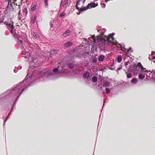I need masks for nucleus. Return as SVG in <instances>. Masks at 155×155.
<instances>
[{"mask_svg": "<svg viewBox=\"0 0 155 155\" xmlns=\"http://www.w3.org/2000/svg\"><path fill=\"white\" fill-rule=\"evenodd\" d=\"M114 34L113 33L109 34L108 36H103V37H98L97 38V42L99 44L104 43L106 41L113 44L114 43V38L113 37Z\"/></svg>", "mask_w": 155, "mask_h": 155, "instance_id": "f257e3e1", "label": "nucleus"}, {"mask_svg": "<svg viewBox=\"0 0 155 155\" xmlns=\"http://www.w3.org/2000/svg\"><path fill=\"white\" fill-rule=\"evenodd\" d=\"M4 24H6L7 26V28L10 31L11 33L15 37H16L17 35V34L14 31V28L13 26V22L12 21L10 20L8 21H5L4 23Z\"/></svg>", "mask_w": 155, "mask_h": 155, "instance_id": "f03ea898", "label": "nucleus"}, {"mask_svg": "<svg viewBox=\"0 0 155 155\" xmlns=\"http://www.w3.org/2000/svg\"><path fill=\"white\" fill-rule=\"evenodd\" d=\"M98 5V3H95L94 2H92L88 4L87 5L81 9V12H84L86 10L92 8H95Z\"/></svg>", "mask_w": 155, "mask_h": 155, "instance_id": "7ed1b4c3", "label": "nucleus"}, {"mask_svg": "<svg viewBox=\"0 0 155 155\" xmlns=\"http://www.w3.org/2000/svg\"><path fill=\"white\" fill-rule=\"evenodd\" d=\"M86 0H78L77 2V4L76 5V9L81 12V9L82 8L83 6V5L85 2Z\"/></svg>", "mask_w": 155, "mask_h": 155, "instance_id": "20e7f679", "label": "nucleus"}, {"mask_svg": "<svg viewBox=\"0 0 155 155\" xmlns=\"http://www.w3.org/2000/svg\"><path fill=\"white\" fill-rule=\"evenodd\" d=\"M137 67H139V68L141 69V71L143 73H147L149 71L147 70L146 68L143 67L140 62L137 63V65L135 67V68H136Z\"/></svg>", "mask_w": 155, "mask_h": 155, "instance_id": "39448f33", "label": "nucleus"}, {"mask_svg": "<svg viewBox=\"0 0 155 155\" xmlns=\"http://www.w3.org/2000/svg\"><path fill=\"white\" fill-rule=\"evenodd\" d=\"M68 0H65L64 1H62L61 2V5H62L63 7H66L68 5Z\"/></svg>", "mask_w": 155, "mask_h": 155, "instance_id": "423d86ee", "label": "nucleus"}, {"mask_svg": "<svg viewBox=\"0 0 155 155\" xmlns=\"http://www.w3.org/2000/svg\"><path fill=\"white\" fill-rule=\"evenodd\" d=\"M37 18V16L36 15H34L31 18L30 20V22L32 24L35 23L36 22Z\"/></svg>", "mask_w": 155, "mask_h": 155, "instance_id": "0eeeda50", "label": "nucleus"}, {"mask_svg": "<svg viewBox=\"0 0 155 155\" xmlns=\"http://www.w3.org/2000/svg\"><path fill=\"white\" fill-rule=\"evenodd\" d=\"M70 33V31L69 30H67L65 31L63 34V35L65 37H67L69 35Z\"/></svg>", "mask_w": 155, "mask_h": 155, "instance_id": "6e6552de", "label": "nucleus"}, {"mask_svg": "<svg viewBox=\"0 0 155 155\" xmlns=\"http://www.w3.org/2000/svg\"><path fill=\"white\" fill-rule=\"evenodd\" d=\"M72 45V43L70 41L64 44V47L66 48H68Z\"/></svg>", "mask_w": 155, "mask_h": 155, "instance_id": "1a4fd4ad", "label": "nucleus"}, {"mask_svg": "<svg viewBox=\"0 0 155 155\" xmlns=\"http://www.w3.org/2000/svg\"><path fill=\"white\" fill-rule=\"evenodd\" d=\"M104 58L105 57L104 55H101L98 58V60L100 61H102L104 60Z\"/></svg>", "mask_w": 155, "mask_h": 155, "instance_id": "9d476101", "label": "nucleus"}, {"mask_svg": "<svg viewBox=\"0 0 155 155\" xmlns=\"http://www.w3.org/2000/svg\"><path fill=\"white\" fill-rule=\"evenodd\" d=\"M90 73L88 72L84 73L83 74V77L86 78H87L89 76Z\"/></svg>", "mask_w": 155, "mask_h": 155, "instance_id": "9b49d317", "label": "nucleus"}, {"mask_svg": "<svg viewBox=\"0 0 155 155\" xmlns=\"http://www.w3.org/2000/svg\"><path fill=\"white\" fill-rule=\"evenodd\" d=\"M33 34L34 37L36 39H37L39 37V35L37 33L34 32Z\"/></svg>", "mask_w": 155, "mask_h": 155, "instance_id": "f8f14e48", "label": "nucleus"}, {"mask_svg": "<svg viewBox=\"0 0 155 155\" xmlns=\"http://www.w3.org/2000/svg\"><path fill=\"white\" fill-rule=\"evenodd\" d=\"M68 67L71 68H74V65L72 63H71L69 64L68 65Z\"/></svg>", "mask_w": 155, "mask_h": 155, "instance_id": "ddd939ff", "label": "nucleus"}, {"mask_svg": "<svg viewBox=\"0 0 155 155\" xmlns=\"http://www.w3.org/2000/svg\"><path fill=\"white\" fill-rule=\"evenodd\" d=\"M137 81L138 80L137 79L134 78L131 80V81L132 83L135 84L137 83Z\"/></svg>", "mask_w": 155, "mask_h": 155, "instance_id": "4468645a", "label": "nucleus"}, {"mask_svg": "<svg viewBox=\"0 0 155 155\" xmlns=\"http://www.w3.org/2000/svg\"><path fill=\"white\" fill-rule=\"evenodd\" d=\"M145 77L144 75L140 74L139 75L138 78L140 79H143Z\"/></svg>", "mask_w": 155, "mask_h": 155, "instance_id": "2eb2a0df", "label": "nucleus"}, {"mask_svg": "<svg viewBox=\"0 0 155 155\" xmlns=\"http://www.w3.org/2000/svg\"><path fill=\"white\" fill-rule=\"evenodd\" d=\"M117 61L119 63H120L122 61V58L120 56H118L117 58Z\"/></svg>", "mask_w": 155, "mask_h": 155, "instance_id": "dca6fc26", "label": "nucleus"}, {"mask_svg": "<svg viewBox=\"0 0 155 155\" xmlns=\"http://www.w3.org/2000/svg\"><path fill=\"white\" fill-rule=\"evenodd\" d=\"M9 2L8 1V5L6 7V10L5 11V12H6L7 13L9 11L10 9V8H9Z\"/></svg>", "mask_w": 155, "mask_h": 155, "instance_id": "f3484780", "label": "nucleus"}, {"mask_svg": "<svg viewBox=\"0 0 155 155\" xmlns=\"http://www.w3.org/2000/svg\"><path fill=\"white\" fill-rule=\"evenodd\" d=\"M97 78L96 76H93L92 78V81L94 82H96L97 81Z\"/></svg>", "mask_w": 155, "mask_h": 155, "instance_id": "a211bd4d", "label": "nucleus"}, {"mask_svg": "<svg viewBox=\"0 0 155 155\" xmlns=\"http://www.w3.org/2000/svg\"><path fill=\"white\" fill-rule=\"evenodd\" d=\"M127 75V77L128 78H130L132 77V75L130 73H128L126 72Z\"/></svg>", "mask_w": 155, "mask_h": 155, "instance_id": "6ab92c4d", "label": "nucleus"}, {"mask_svg": "<svg viewBox=\"0 0 155 155\" xmlns=\"http://www.w3.org/2000/svg\"><path fill=\"white\" fill-rule=\"evenodd\" d=\"M64 11L63 12H62V13H61L60 15H59V17L60 18L62 17H64V16L65 14L64 13Z\"/></svg>", "mask_w": 155, "mask_h": 155, "instance_id": "aec40b11", "label": "nucleus"}, {"mask_svg": "<svg viewBox=\"0 0 155 155\" xmlns=\"http://www.w3.org/2000/svg\"><path fill=\"white\" fill-rule=\"evenodd\" d=\"M104 85L106 86H107L110 85V83L107 81H106L104 83Z\"/></svg>", "mask_w": 155, "mask_h": 155, "instance_id": "412c9836", "label": "nucleus"}, {"mask_svg": "<svg viewBox=\"0 0 155 155\" xmlns=\"http://www.w3.org/2000/svg\"><path fill=\"white\" fill-rule=\"evenodd\" d=\"M52 51L54 54H56L59 51V50L55 49H53Z\"/></svg>", "mask_w": 155, "mask_h": 155, "instance_id": "4be33fe9", "label": "nucleus"}, {"mask_svg": "<svg viewBox=\"0 0 155 155\" xmlns=\"http://www.w3.org/2000/svg\"><path fill=\"white\" fill-rule=\"evenodd\" d=\"M36 8V7L35 5H34L31 8V10L32 11H34L35 10Z\"/></svg>", "mask_w": 155, "mask_h": 155, "instance_id": "5701e85b", "label": "nucleus"}, {"mask_svg": "<svg viewBox=\"0 0 155 155\" xmlns=\"http://www.w3.org/2000/svg\"><path fill=\"white\" fill-rule=\"evenodd\" d=\"M53 71L54 73H56L58 71V68H54L53 70Z\"/></svg>", "mask_w": 155, "mask_h": 155, "instance_id": "b1692460", "label": "nucleus"}, {"mask_svg": "<svg viewBox=\"0 0 155 155\" xmlns=\"http://www.w3.org/2000/svg\"><path fill=\"white\" fill-rule=\"evenodd\" d=\"M105 90L106 91V93L107 94H109L110 92V90L108 88H106Z\"/></svg>", "mask_w": 155, "mask_h": 155, "instance_id": "393cba45", "label": "nucleus"}, {"mask_svg": "<svg viewBox=\"0 0 155 155\" xmlns=\"http://www.w3.org/2000/svg\"><path fill=\"white\" fill-rule=\"evenodd\" d=\"M17 10H18V11L19 12H20V11L21 10L20 8V5H17Z\"/></svg>", "mask_w": 155, "mask_h": 155, "instance_id": "a878e982", "label": "nucleus"}, {"mask_svg": "<svg viewBox=\"0 0 155 155\" xmlns=\"http://www.w3.org/2000/svg\"><path fill=\"white\" fill-rule=\"evenodd\" d=\"M130 49H128L127 50V49H124V51H126V53H127V52H128L130 50Z\"/></svg>", "mask_w": 155, "mask_h": 155, "instance_id": "bb28decb", "label": "nucleus"}, {"mask_svg": "<svg viewBox=\"0 0 155 155\" xmlns=\"http://www.w3.org/2000/svg\"><path fill=\"white\" fill-rule=\"evenodd\" d=\"M18 43H20V44H21L22 42V40H20L18 42Z\"/></svg>", "mask_w": 155, "mask_h": 155, "instance_id": "cd10ccee", "label": "nucleus"}, {"mask_svg": "<svg viewBox=\"0 0 155 155\" xmlns=\"http://www.w3.org/2000/svg\"><path fill=\"white\" fill-rule=\"evenodd\" d=\"M45 5L46 7H47L48 6V2L47 3H45Z\"/></svg>", "mask_w": 155, "mask_h": 155, "instance_id": "c85d7f7f", "label": "nucleus"}, {"mask_svg": "<svg viewBox=\"0 0 155 155\" xmlns=\"http://www.w3.org/2000/svg\"><path fill=\"white\" fill-rule=\"evenodd\" d=\"M45 3H47L48 2V0H44Z\"/></svg>", "mask_w": 155, "mask_h": 155, "instance_id": "c756f323", "label": "nucleus"}, {"mask_svg": "<svg viewBox=\"0 0 155 155\" xmlns=\"http://www.w3.org/2000/svg\"><path fill=\"white\" fill-rule=\"evenodd\" d=\"M3 20H0V23H2L3 22Z\"/></svg>", "mask_w": 155, "mask_h": 155, "instance_id": "7c9ffc66", "label": "nucleus"}, {"mask_svg": "<svg viewBox=\"0 0 155 155\" xmlns=\"http://www.w3.org/2000/svg\"><path fill=\"white\" fill-rule=\"evenodd\" d=\"M152 60H153V59H155V56H154L152 58Z\"/></svg>", "mask_w": 155, "mask_h": 155, "instance_id": "2f4dec72", "label": "nucleus"}, {"mask_svg": "<svg viewBox=\"0 0 155 155\" xmlns=\"http://www.w3.org/2000/svg\"><path fill=\"white\" fill-rule=\"evenodd\" d=\"M65 70V69H62V70L61 71L62 72V73H64V70Z\"/></svg>", "mask_w": 155, "mask_h": 155, "instance_id": "473e14b6", "label": "nucleus"}, {"mask_svg": "<svg viewBox=\"0 0 155 155\" xmlns=\"http://www.w3.org/2000/svg\"><path fill=\"white\" fill-rule=\"evenodd\" d=\"M24 10H25V11L27 10V8H24Z\"/></svg>", "mask_w": 155, "mask_h": 155, "instance_id": "72a5a7b5", "label": "nucleus"}, {"mask_svg": "<svg viewBox=\"0 0 155 155\" xmlns=\"http://www.w3.org/2000/svg\"><path fill=\"white\" fill-rule=\"evenodd\" d=\"M10 5L11 6H12V4H11V3L10 2Z\"/></svg>", "mask_w": 155, "mask_h": 155, "instance_id": "f704fd0d", "label": "nucleus"}, {"mask_svg": "<svg viewBox=\"0 0 155 155\" xmlns=\"http://www.w3.org/2000/svg\"><path fill=\"white\" fill-rule=\"evenodd\" d=\"M12 109H11V111H11L12 110ZM10 113L8 115H9L10 114Z\"/></svg>", "mask_w": 155, "mask_h": 155, "instance_id": "c9c22d12", "label": "nucleus"}, {"mask_svg": "<svg viewBox=\"0 0 155 155\" xmlns=\"http://www.w3.org/2000/svg\"><path fill=\"white\" fill-rule=\"evenodd\" d=\"M14 1H15L16 0H13Z\"/></svg>", "mask_w": 155, "mask_h": 155, "instance_id": "e433bc0d", "label": "nucleus"}]
</instances>
